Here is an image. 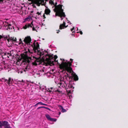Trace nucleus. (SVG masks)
Listing matches in <instances>:
<instances>
[{"label":"nucleus","instance_id":"obj_1","mask_svg":"<svg viewBox=\"0 0 128 128\" xmlns=\"http://www.w3.org/2000/svg\"><path fill=\"white\" fill-rule=\"evenodd\" d=\"M33 45H31V46L33 48V50L34 52H36V50H37V54L39 56V57L38 58H36L35 56H33L34 58H35L36 60L34 61V62H33L32 64H33L34 65L36 66L38 65L37 63L36 62H39V64H40L41 63V61H42V62H44L45 61L44 59V56H43L42 58H41V57L42 56L44 55V52H41L40 50H38V48H39V45L38 42L36 43V44H35V43L34 42L33 43Z\"/></svg>","mask_w":128,"mask_h":128},{"label":"nucleus","instance_id":"obj_2","mask_svg":"<svg viewBox=\"0 0 128 128\" xmlns=\"http://www.w3.org/2000/svg\"><path fill=\"white\" fill-rule=\"evenodd\" d=\"M73 60L71 58L70 59V60L71 62H64L65 61L64 59H63V61L60 64H59L60 68L61 70H63L67 71L68 72L71 73L73 72L71 66H72V64L73 62Z\"/></svg>","mask_w":128,"mask_h":128},{"label":"nucleus","instance_id":"obj_3","mask_svg":"<svg viewBox=\"0 0 128 128\" xmlns=\"http://www.w3.org/2000/svg\"><path fill=\"white\" fill-rule=\"evenodd\" d=\"M25 54H20V58H19L18 62H20V61H22V63H25L24 64L26 63H27L28 64L26 66L25 68L24 71L26 72V71L28 70L29 69V64L30 62V60H31V58L30 57H29L28 56L27 53L28 52L26 51L25 52Z\"/></svg>","mask_w":128,"mask_h":128},{"label":"nucleus","instance_id":"obj_4","mask_svg":"<svg viewBox=\"0 0 128 128\" xmlns=\"http://www.w3.org/2000/svg\"><path fill=\"white\" fill-rule=\"evenodd\" d=\"M57 2H56L55 4H54L55 7L54 10V12H56V16H58L61 18L62 16L65 17L66 15L65 13L64 12V10L62 9V5L59 4L57 6Z\"/></svg>","mask_w":128,"mask_h":128},{"label":"nucleus","instance_id":"obj_5","mask_svg":"<svg viewBox=\"0 0 128 128\" xmlns=\"http://www.w3.org/2000/svg\"><path fill=\"white\" fill-rule=\"evenodd\" d=\"M47 56H48V58H46L45 60V61L46 62L47 64H48L49 65L51 66L52 65H54V61H52L51 60H54H54H56V59L58 58L57 56L56 55H54V57L52 56L50 54H47L45 56V57Z\"/></svg>","mask_w":128,"mask_h":128},{"label":"nucleus","instance_id":"obj_6","mask_svg":"<svg viewBox=\"0 0 128 128\" xmlns=\"http://www.w3.org/2000/svg\"><path fill=\"white\" fill-rule=\"evenodd\" d=\"M1 80H2L4 82H6L9 85L13 83V79L11 77H9L8 79L6 78H2Z\"/></svg>","mask_w":128,"mask_h":128},{"label":"nucleus","instance_id":"obj_7","mask_svg":"<svg viewBox=\"0 0 128 128\" xmlns=\"http://www.w3.org/2000/svg\"><path fill=\"white\" fill-rule=\"evenodd\" d=\"M29 1H31L32 3L36 4L38 6H40V4L44 2V0H28Z\"/></svg>","mask_w":128,"mask_h":128},{"label":"nucleus","instance_id":"obj_8","mask_svg":"<svg viewBox=\"0 0 128 128\" xmlns=\"http://www.w3.org/2000/svg\"><path fill=\"white\" fill-rule=\"evenodd\" d=\"M31 40V38L30 36H28L25 37L24 41L26 44H27L28 46L30 45V42Z\"/></svg>","mask_w":128,"mask_h":128},{"label":"nucleus","instance_id":"obj_9","mask_svg":"<svg viewBox=\"0 0 128 128\" xmlns=\"http://www.w3.org/2000/svg\"><path fill=\"white\" fill-rule=\"evenodd\" d=\"M45 116L48 120L52 122H56L57 120L55 118H51L49 115L46 114L45 115Z\"/></svg>","mask_w":128,"mask_h":128},{"label":"nucleus","instance_id":"obj_10","mask_svg":"<svg viewBox=\"0 0 128 128\" xmlns=\"http://www.w3.org/2000/svg\"><path fill=\"white\" fill-rule=\"evenodd\" d=\"M3 126H4L5 128H11L8 122L4 121H2Z\"/></svg>","mask_w":128,"mask_h":128},{"label":"nucleus","instance_id":"obj_11","mask_svg":"<svg viewBox=\"0 0 128 128\" xmlns=\"http://www.w3.org/2000/svg\"><path fill=\"white\" fill-rule=\"evenodd\" d=\"M66 23L64 22L62 24H60V29L62 30L64 28L67 27L68 26H65Z\"/></svg>","mask_w":128,"mask_h":128},{"label":"nucleus","instance_id":"obj_12","mask_svg":"<svg viewBox=\"0 0 128 128\" xmlns=\"http://www.w3.org/2000/svg\"><path fill=\"white\" fill-rule=\"evenodd\" d=\"M47 8H46L44 10V13L46 15H48L50 14V10L47 7H46Z\"/></svg>","mask_w":128,"mask_h":128},{"label":"nucleus","instance_id":"obj_13","mask_svg":"<svg viewBox=\"0 0 128 128\" xmlns=\"http://www.w3.org/2000/svg\"><path fill=\"white\" fill-rule=\"evenodd\" d=\"M3 54H4L3 55V56H7L8 58H9V57L10 56H12V54L10 53V52H6V53H3Z\"/></svg>","mask_w":128,"mask_h":128},{"label":"nucleus","instance_id":"obj_14","mask_svg":"<svg viewBox=\"0 0 128 128\" xmlns=\"http://www.w3.org/2000/svg\"><path fill=\"white\" fill-rule=\"evenodd\" d=\"M72 77L74 78L73 79L74 81H77L78 80V76L76 74H74L73 75Z\"/></svg>","mask_w":128,"mask_h":128},{"label":"nucleus","instance_id":"obj_15","mask_svg":"<svg viewBox=\"0 0 128 128\" xmlns=\"http://www.w3.org/2000/svg\"><path fill=\"white\" fill-rule=\"evenodd\" d=\"M4 26H5V25H4ZM6 26H8V28H7V30H11L12 28V27L11 26V24H8V25L7 24L6 26Z\"/></svg>","mask_w":128,"mask_h":128},{"label":"nucleus","instance_id":"obj_16","mask_svg":"<svg viewBox=\"0 0 128 128\" xmlns=\"http://www.w3.org/2000/svg\"><path fill=\"white\" fill-rule=\"evenodd\" d=\"M16 38H10V41L13 43L14 42H16Z\"/></svg>","mask_w":128,"mask_h":128},{"label":"nucleus","instance_id":"obj_17","mask_svg":"<svg viewBox=\"0 0 128 128\" xmlns=\"http://www.w3.org/2000/svg\"><path fill=\"white\" fill-rule=\"evenodd\" d=\"M58 106L60 109V110H62V112H65L66 111V110L65 109H64L63 108V107L62 106L60 105H59Z\"/></svg>","mask_w":128,"mask_h":128},{"label":"nucleus","instance_id":"obj_18","mask_svg":"<svg viewBox=\"0 0 128 128\" xmlns=\"http://www.w3.org/2000/svg\"><path fill=\"white\" fill-rule=\"evenodd\" d=\"M32 22H32L30 24H27L28 28H29V27H30L31 28L32 27V26H33V24H32Z\"/></svg>","mask_w":128,"mask_h":128},{"label":"nucleus","instance_id":"obj_19","mask_svg":"<svg viewBox=\"0 0 128 128\" xmlns=\"http://www.w3.org/2000/svg\"><path fill=\"white\" fill-rule=\"evenodd\" d=\"M43 103L41 102H39L37 103H36L35 105V106H37L38 105L40 104L41 105H42Z\"/></svg>","mask_w":128,"mask_h":128},{"label":"nucleus","instance_id":"obj_20","mask_svg":"<svg viewBox=\"0 0 128 128\" xmlns=\"http://www.w3.org/2000/svg\"><path fill=\"white\" fill-rule=\"evenodd\" d=\"M19 40H20V42H19V44H22V45H23V46H24L23 45L24 44H24L22 42V40L21 39H20Z\"/></svg>","mask_w":128,"mask_h":128},{"label":"nucleus","instance_id":"obj_21","mask_svg":"<svg viewBox=\"0 0 128 128\" xmlns=\"http://www.w3.org/2000/svg\"><path fill=\"white\" fill-rule=\"evenodd\" d=\"M52 88L51 87L50 88H48V91L50 92L51 93L52 92Z\"/></svg>","mask_w":128,"mask_h":128},{"label":"nucleus","instance_id":"obj_22","mask_svg":"<svg viewBox=\"0 0 128 128\" xmlns=\"http://www.w3.org/2000/svg\"><path fill=\"white\" fill-rule=\"evenodd\" d=\"M27 28H28V27L27 24H26L25 26L23 27V28L24 29H26Z\"/></svg>","mask_w":128,"mask_h":128},{"label":"nucleus","instance_id":"obj_23","mask_svg":"<svg viewBox=\"0 0 128 128\" xmlns=\"http://www.w3.org/2000/svg\"><path fill=\"white\" fill-rule=\"evenodd\" d=\"M49 3L50 4H53V5L54 4V3L53 1L52 0H50L49 1Z\"/></svg>","mask_w":128,"mask_h":128},{"label":"nucleus","instance_id":"obj_24","mask_svg":"<svg viewBox=\"0 0 128 128\" xmlns=\"http://www.w3.org/2000/svg\"><path fill=\"white\" fill-rule=\"evenodd\" d=\"M2 126H3L2 121H0V128H2Z\"/></svg>","mask_w":128,"mask_h":128},{"label":"nucleus","instance_id":"obj_25","mask_svg":"<svg viewBox=\"0 0 128 128\" xmlns=\"http://www.w3.org/2000/svg\"><path fill=\"white\" fill-rule=\"evenodd\" d=\"M74 27L73 28H71V29H70L71 31L72 32V33L74 32V31H73V30H74Z\"/></svg>","mask_w":128,"mask_h":128},{"label":"nucleus","instance_id":"obj_26","mask_svg":"<svg viewBox=\"0 0 128 128\" xmlns=\"http://www.w3.org/2000/svg\"><path fill=\"white\" fill-rule=\"evenodd\" d=\"M44 108H45V109H46L47 110H49L50 111L51 110L50 109V108H47V107H46L44 106Z\"/></svg>","mask_w":128,"mask_h":128},{"label":"nucleus","instance_id":"obj_27","mask_svg":"<svg viewBox=\"0 0 128 128\" xmlns=\"http://www.w3.org/2000/svg\"><path fill=\"white\" fill-rule=\"evenodd\" d=\"M72 85H70V84H69V85H68V87L69 88H72Z\"/></svg>","mask_w":128,"mask_h":128},{"label":"nucleus","instance_id":"obj_28","mask_svg":"<svg viewBox=\"0 0 128 128\" xmlns=\"http://www.w3.org/2000/svg\"><path fill=\"white\" fill-rule=\"evenodd\" d=\"M3 38V36L0 35V40Z\"/></svg>","mask_w":128,"mask_h":128},{"label":"nucleus","instance_id":"obj_29","mask_svg":"<svg viewBox=\"0 0 128 128\" xmlns=\"http://www.w3.org/2000/svg\"><path fill=\"white\" fill-rule=\"evenodd\" d=\"M28 52H29L30 53V54H32L33 52H30V50H29V48H28Z\"/></svg>","mask_w":128,"mask_h":128},{"label":"nucleus","instance_id":"obj_30","mask_svg":"<svg viewBox=\"0 0 128 128\" xmlns=\"http://www.w3.org/2000/svg\"><path fill=\"white\" fill-rule=\"evenodd\" d=\"M41 108H44V106H40V107H38L37 108V109H40Z\"/></svg>","mask_w":128,"mask_h":128},{"label":"nucleus","instance_id":"obj_31","mask_svg":"<svg viewBox=\"0 0 128 128\" xmlns=\"http://www.w3.org/2000/svg\"><path fill=\"white\" fill-rule=\"evenodd\" d=\"M3 53H5V52H2V53L1 54L0 53V56H1L2 57V56H3V55L4 54H3Z\"/></svg>","mask_w":128,"mask_h":128},{"label":"nucleus","instance_id":"obj_32","mask_svg":"<svg viewBox=\"0 0 128 128\" xmlns=\"http://www.w3.org/2000/svg\"><path fill=\"white\" fill-rule=\"evenodd\" d=\"M32 30H34V31H36V29H35V28H34V27H33V28H32Z\"/></svg>","mask_w":128,"mask_h":128},{"label":"nucleus","instance_id":"obj_33","mask_svg":"<svg viewBox=\"0 0 128 128\" xmlns=\"http://www.w3.org/2000/svg\"><path fill=\"white\" fill-rule=\"evenodd\" d=\"M7 41H8V42H9L10 41V38H9L8 39V38L7 39Z\"/></svg>","mask_w":128,"mask_h":128},{"label":"nucleus","instance_id":"obj_34","mask_svg":"<svg viewBox=\"0 0 128 128\" xmlns=\"http://www.w3.org/2000/svg\"><path fill=\"white\" fill-rule=\"evenodd\" d=\"M38 14V15H39L41 14V13H40L38 12L36 14Z\"/></svg>","mask_w":128,"mask_h":128},{"label":"nucleus","instance_id":"obj_35","mask_svg":"<svg viewBox=\"0 0 128 128\" xmlns=\"http://www.w3.org/2000/svg\"><path fill=\"white\" fill-rule=\"evenodd\" d=\"M43 17L44 18V19H45L46 18L44 14V15H43Z\"/></svg>","mask_w":128,"mask_h":128},{"label":"nucleus","instance_id":"obj_36","mask_svg":"<svg viewBox=\"0 0 128 128\" xmlns=\"http://www.w3.org/2000/svg\"><path fill=\"white\" fill-rule=\"evenodd\" d=\"M4 36H3V37ZM4 37V39L5 40H7L8 39V37L7 36L5 37Z\"/></svg>","mask_w":128,"mask_h":128},{"label":"nucleus","instance_id":"obj_37","mask_svg":"<svg viewBox=\"0 0 128 128\" xmlns=\"http://www.w3.org/2000/svg\"><path fill=\"white\" fill-rule=\"evenodd\" d=\"M32 6L34 7V8H36V6L34 4H32Z\"/></svg>","mask_w":128,"mask_h":128},{"label":"nucleus","instance_id":"obj_38","mask_svg":"<svg viewBox=\"0 0 128 128\" xmlns=\"http://www.w3.org/2000/svg\"><path fill=\"white\" fill-rule=\"evenodd\" d=\"M80 34H82V31H80V32H79Z\"/></svg>","mask_w":128,"mask_h":128},{"label":"nucleus","instance_id":"obj_39","mask_svg":"<svg viewBox=\"0 0 128 128\" xmlns=\"http://www.w3.org/2000/svg\"><path fill=\"white\" fill-rule=\"evenodd\" d=\"M56 92H60V91L58 90H56Z\"/></svg>","mask_w":128,"mask_h":128},{"label":"nucleus","instance_id":"obj_40","mask_svg":"<svg viewBox=\"0 0 128 128\" xmlns=\"http://www.w3.org/2000/svg\"><path fill=\"white\" fill-rule=\"evenodd\" d=\"M54 61L55 62H57L58 64H59V63H58V60H54Z\"/></svg>","mask_w":128,"mask_h":128},{"label":"nucleus","instance_id":"obj_41","mask_svg":"<svg viewBox=\"0 0 128 128\" xmlns=\"http://www.w3.org/2000/svg\"><path fill=\"white\" fill-rule=\"evenodd\" d=\"M57 32H56V33H58H58H59V32H60V30H57Z\"/></svg>","mask_w":128,"mask_h":128},{"label":"nucleus","instance_id":"obj_42","mask_svg":"<svg viewBox=\"0 0 128 128\" xmlns=\"http://www.w3.org/2000/svg\"><path fill=\"white\" fill-rule=\"evenodd\" d=\"M42 105L47 106V104L43 103Z\"/></svg>","mask_w":128,"mask_h":128},{"label":"nucleus","instance_id":"obj_43","mask_svg":"<svg viewBox=\"0 0 128 128\" xmlns=\"http://www.w3.org/2000/svg\"><path fill=\"white\" fill-rule=\"evenodd\" d=\"M66 74H67V76L68 77V76H69V75H68V74L67 73H66Z\"/></svg>","mask_w":128,"mask_h":128},{"label":"nucleus","instance_id":"obj_44","mask_svg":"<svg viewBox=\"0 0 128 128\" xmlns=\"http://www.w3.org/2000/svg\"><path fill=\"white\" fill-rule=\"evenodd\" d=\"M4 0H0V2H2Z\"/></svg>","mask_w":128,"mask_h":128},{"label":"nucleus","instance_id":"obj_45","mask_svg":"<svg viewBox=\"0 0 128 128\" xmlns=\"http://www.w3.org/2000/svg\"><path fill=\"white\" fill-rule=\"evenodd\" d=\"M69 77V78H72V77L71 76H68Z\"/></svg>","mask_w":128,"mask_h":128},{"label":"nucleus","instance_id":"obj_46","mask_svg":"<svg viewBox=\"0 0 128 128\" xmlns=\"http://www.w3.org/2000/svg\"><path fill=\"white\" fill-rule=\"evenodd\" d=\"M63 17H64L63 16ZM61 18V20H63V18Z\"/></svg>","mask_w":128,"mask_h":128},{"label":"nucleus","instance_id":"obj_47","mask_svg":"<svg viewBox=\"0 0 128 128\" xmlns=\"http://www.w3.org/2000/svg\"><path fill=\"white\" fill-rule=\"evenodd\" d=\"M72 34V36H74V34Z\"/></svg>","mask_w":128,"mask_h":128},{"label":"nucleus","instance_id":"obj_48","mask_svg":"<svg viewBox=\"0 0 128 128\" xmlns=\"http://www.w3.org/2000/svg\"><path fill=\"white\" fill-rule=\"evenodd\" d=\"M2 28V26H0V29H1Z\"/></svg>","mask_w":128,"mask_h":128},{"label":"nucleus","instance_id":"obj_49","mask_svg":"<svg viewBox=\"0 0 128 128\" xmlns=\"http://www.w3.org/2000/svg\"><path fill=\"white\" fill-rule=\"evenodd\" d=\"M34 18H35L36 19H37V18H36V17H34Z\"/></svg>","mask_w":128,"mask_h":128},{"label":"nucleus","instance_id":"obj_50","mask_svg":"<svg viewBox=\"0 0 128 128\" xmlns=\"http://www.w3.org/2000/svg\"><path fill=\"white\" fill-rule=\"evenodd\" d=\"M61 114L60 112H59V114Z\"/></svg>","mask_w":128,"mask_h":128},{"label":"nucleus","instance_id":"obj_51","mask_svg":"<svg viewBox=\"0 0 128 128\" xmlns=\"http://www.w3.org/2000/svg\"><path fill=\"white\" fill-rule=\"evenodd\" d=\"M79 32H77V33H78Z\"/></svg>","mask_w":128,"mask_h":128},{"label":"nucleus","instance_id":"obj_52","mask_svg":"<svg viewBox=\"0 0 128 128\" xmlns=\"http://www.w3.org/2000/svg\"><path fill=\"white\" fill-rule=\"evenodd\" d=\"M7 0V1H10V0Z\"/></svg>","mask_w":128,"mask_h":128},{"label":"nucleus","instance_id":"obj_53","mask_svg":"<svg viewBox=\"0 0 128 128\" xmlns=\"http://www.w3.org/2000/svg\"><path fill=\"white\" fill-rule=\"evenodd\" d=\"M60 60H62V59L61 58L60 59Z\"/></svg>","mask_w":128,"mask_h":128},{"label":"nucleus","instance_id":"obj_54","mask_svg":"<svg viewBox=\"0 0 128 128\" xmlns=\"http://www.w3.org/2000/svg\"><path fill=\"white\" fill-rule=\"evenodd\" d=\"M46 52H47V51H46Z\"/></svg>","mask_w":128,"mask_h":128},{"label":"nucleus","instance_id":"obj_55","mask_svg":"<svg viewBox=\"0 0 128 128\" xmlns=\"http://www.w3.org/2000/svg\"><path fill=\"white\" fill-rule=\"evenodd\" d=\"M32 12H31V13H32Z\"/></svg>","mask_w":128,"mask_h":128},{"label":"nucleus","instance_id":"obj_56","mask_svg":"<svg viewBox=\"0 0 128 128\" xmlns=\"http://www.w3.org/2000/svg\"><path fill=\"white\" fill-rule=\"evenodd\" d=\"M67 86V84H66V86Z\"/></svg>","mask_w":128,"mask_h":128}]
</instances>
